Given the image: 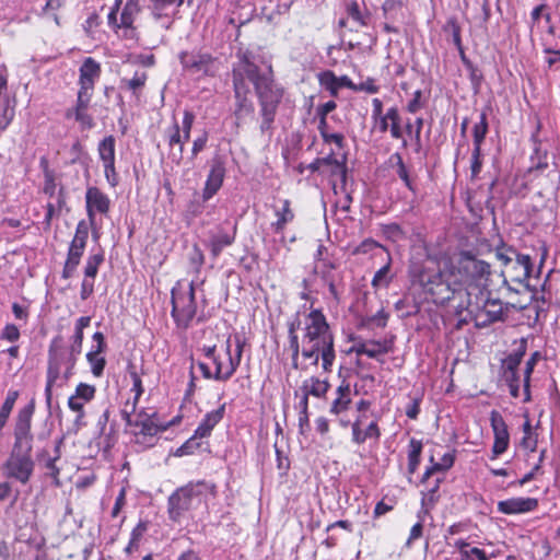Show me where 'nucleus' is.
Returning a JSON list of instances; mask_svg holds the SVG:
<instances>
[{"label": "nucleus", "instance_id": "15", "mask_svg": "<svg viewBox=\"0 0 560 560\" xmlns=\"http://www.w3.org/2000/svg\"><path fill=\"white\" fill-rule=\"evenodd\" d=\"M490 424L494 436L491 458L495 459L509 448L510 434L504 418L497 410L490 412Z\"/></svg>", "mask_w": 560, "mask_h": 560}, {"label": "nucleus", "instance_id": "33", "mask_svg": "<svg viewBox=\"0 0 560 560\" xmlns=\"http://www.w3.org/2000/svg\"><path fill=\"white\" fill-rule=\"evenodd\" d=\"M140 10L138 0H127L120 13L119 26L132 30L135 18Z\"/></svg>", "mask_w": 560, "mask_h": 560}, {"label": "nucleus", "instance_id": "8", "mask_svg": "<svg viewBox=\"0 0 560 560\" xmlns=\"http://www.w3.org/2000/svg\"><path fill=\"white\" fill-rule=\"evenodd\" d=\"M457 270L466 282L476 285H487L491 276L490 264L478 259L472 253L468 250L460 253Z\"/></svg>", "mask_w": 560, "mask_h": 560}, {"label": "nucleus", "instance_id": "17", "mask_svg": "<svg viewBox=\"0 0 560 560\" xmlns=\"http://www.w3.org/2000/svg\"><path fill=\"white\" fill-rule=\"evenodd\" d=\"M86 213L91 225L95 222V211L106 214L109 211L110 200L97 187H88L85 192Z\"/></svg>", "mask_w": 560, "mask_h": 560}, {"label": "nucleus", "instance_id": "40", "mask_svg": "<svg viewBox=\"0 0 560 560\" xmlns=\"http://www.w3.org/2000/svg\"><path fill=\"white\" fill-rule=\"evenodd\" d=\"M289 338V346L292 351V368L294 370H302L305 371L307 369L306 365H300L299 364V355H302V339L300 340L298 334L288 335Z\"/></svg>", "mask_w": 560, "mask_h": 560}, {"label": "nucleus", "instance_id": "24", "mask_svg": "<svg viewBox=\"0 0 560 560\" xmlns=\"http://www.w3.org/2000/svg\"><path fill=\"white\" fill-rule=\"evenodd\" d=\"M337 397L330 405L329 412L332 415H339L347 411L352 402L351 399V387L347 380H342L340 385L336 389Z\"/></svg>", "mask_w": 560, "mask_h": 560}, {"label": "nucleus", "instance_id": "19", "mask_svg": "<svg viewBox=\"0 0 560 560\" xmlns=\"http://www.w3.org/2000/svg\"><path fill=\"white\" fill-rule=\"evenodd\" d=\"M538 508V500L536 498H511L498 502V511L502 514H523L533 512Z\"/></svg>", "mask_w": 560, "mask_h": 560}, {"label": "nucleus", "instance_id": "25", "mask_svg": "<svg viewBox=\"0 0 560 560\" xmlns=\"http://www.w3.org/2000/svg\"><path fill=\"white\" fill-rule=\"evenodd\" d=\"M330 388V383L327 380H320L317 376H311L305 380L301 386V392H306V395L323 398Z\"/></svg>", "mask_w": 560, "mask_h": 560}, {"label": "nucleus", "instance_id": "27", "mask_svg": "<svg viewBox=\"0 0 560 560\" xmlns=\"http://www.w3.org/2000/svg\"><path fill=\"white\" fill-rule=\"evenodd\" d=\"M460 61L465 69L468 71V77L474 93L478 94L485 80L482 71L476 65H474V62L466 56L465 51H462Z\"/></svg>", "mask_w": 560, "mask_h": 560}, {"label": "nucleus", "instance_id": "54", "mask_svg": "<svg viewBox=\"0 0 560 560\" xmlns=\"http://www.w3.org/2000/svg\"><path fill=\"white\" fill-rule=\"evenodd\" d=\"M90 225L91 223H88L85 220L79 221L75 228V233L74 237L72 238V242L86 245Z\"/></svg>", "mask_w": 560, "mask_h": 560}, {"label": "nucleus", "instance_id": "35", "mask_svg": "<svg viewBox=\"0 0 560 560\" xmlns=\"http://www.w3.org/2000/svg\"><path fill=\"white\" fill-rule=\"evenodd\" d=\"M390 269H392V256H390V253L387 252L386 264L374 273V277L372 279L371 284L374 289L387 288L389 285V283L393 280V275H389Z\"/></svg>", "mask_w": 560, "mask_h": 560}, {"label": "nucleus", "instance_id": "2", "mask_svg": "<svg viewBox=\"0 0 560 560\" xmlns=\"http://www.w3.org/2000/svg\"><path fill=\"white\" fill-rule=\"evenodd\" d=\"M35 407V398H32L18 411L13 428V447L9 458L3 465L5 476L20 481L22 485L30 481L35 467L31 455L34 440L32 419Z\"/></svg>", "mask_w": 560, "mask_h": 560}, {"label": "nucleus", "instance_id": "49", "mask_svg": "<svg viewBox=\"0 0 560 560\" xmlns=\"http://www.w3.org/2000/svg\"><path fill=\"white\" fill-rule=\"evenodd\" d=\"M93 91L94 90H89V89L80 86V89L78 91V95H77L75 106L72 108H69L68 110L89 109V106H90V103L92 100V95H93Z\"/></svg>", "mask_w": 560, "mask_h": 560}, {"label": "nucleus", "instance_id": "3", "mask_svg": "<svg viewBox=\"0 0 560 560\" xmlns=\"http://www.w3.org/2000/svg\"><path fill=\"white\" fill-rule=\"evenodd\" d=\"M302 346V358L305 361L317 366L322 360L323 371H332L336 360L335 335L320 308H313L304 316Z\"/></svg>", "mask_w": 560, "mask_h": 560}, {"label": "nucleus", "instance_id": "14", "mask_svg": "<svg viewBox=\"0 0 560 560\" xmlns=\"http://www.w3.org/2000/svg\"><path fill=\"white\" fill-rule=\"evenodd\" d=\"M237 223L225 220L210 233L209 247L213 258L219 257L225 247L231 246L236 238Z\"/></svg>", "mask_w": 560, "mask_h": 560}, {"label": "nucleus", "instance_id": "46", "mask_svg": "<svg viewBox=\"0 0 560 560\" xmlns=\"http://www.w3.org/2000/svg\"><path fill=\"white\" fill-rule=\"evenodd\" d=\"M231 341H232V337L230 336L228 338L226 345H225V351H226V354L229 355V365L225 368L224 376L228 377V381L236 372L237 368L241 364V360H242V357H237L235 354L234 355L231 354V348H232Z\"/></svg>", "mask_w": 560, "mask_h": 560}, {"label": "nucleus", "instance_id": "38", "mask_svg": "<svg viewBox=\"0 0 560 560\" xmlns=\"http://www.w3.org/2000/svg\"><path fill=\"white\" fill-rule=\"evenodd\" d=\"M105 255L102 248L97 253L91 254L85 261L84 277L95 279L98 272L100 266L104 262Z\"/></svg>", "mask_w": 560, "mask_h": 560}, {"label": "nucleus", "instance_id": "16", "mask_svg": "<svg viewBox=\"0 0 560 560\" xmlns=\"http://www.w3.org/2000/svg\"><path fill=\"white\" fill-rule=\"evenodd\" d=\"M156 412L148 413L143 409L137 413V418L135 419V428H140V431L135 435L137 438V443H142L147 438H154L159 432H163L168 429L171 423L167 424H159L155 421Z\"/></svg>", "mask_w": 560, "mask_h": 560}, {"label": "nucleus", "instance_id": "36", "mask_svg": "<svg viewBox=\"0 0 560 560\" xmlns=\"http://www.w3.org/2000/svg\"><path fill=\"white\" fill-rule=\"evenodd\" d=\"M489 131L488 115L486 110L480 113L479 121L472 127L474 148H481Z\"/></svg>", "mask_w": 560, "mask_h": 560}, {"label": "nucleus", "instance_id": "10", "mask_svg": "<svg viewBox=\"0 0 560 560\" xmlns=\"http://www.w3.org/2000/svg\"><path fill=\"white\" fill-rule=\"evenodd\" d=\"M199 486H205V481L189 482L176 489L168 497L167 513L171 521L178 522L183 514L190 509L194 497L200 494V491H197Z\"/></svg>", "mask_w": 560, "mask_h": 560}, {"label": "nucleus", "instance_id": "23", "mask_svg": "<svg viewBox=\"0 0 560 560\" xmlns=\"http://www.w3.org/2000/svg\"><path fill=\"white\" fill-rule=\"evenodd\" d=\"M539 128L540 125H538L537 130H539ZM530 141L534 143V151L530 155L532 165L528 168V172L541 173L548 167V151L541 150V141L538 138V131L532 135Z\"/></svg>", "mask_w": 560, "mask_h": 560}, {"label": "nucleus", "instance_id": "28", "mask_svg": "<svg viewBox=\"0 0 560 560\" xmlns=\"http://www.w3.org/2000/svg\"><path fill=\"white\" fill-rule=\"evenodd\" d=\"M390 161H396L395 168L397 176L402 180L405 186L413 194L417 192V185L413 177L410 175L408 167L406 166L400 153L396 152L392 154Z\"/></svg>", "mask_w": 560, "mask_h": 560}, {"label": "nucleus", "instance_id": "42", "mask_svg": "<svg viewBox=\"0 0 560 560\" xmlns=\"http://www.w3.org/2000/svg\"><path fill=\"white\" fill-rule=\"evenodd\" d=\"M86 360L91 366V372L95 377H101L106 366V359L101 353L90 350L86 353Z\"/></svg>", "mask_w": 560, "mask_h": 560}, {"label": "nucleus", "instance_id": "13", "mask_svg": "<svg viewBox=\"0 0 560 560\" xmlns=\"http://www.w3.org/2000/svg\"><path fill=\"white\" fill-rule=\"evenodd\" d=\"M225 156L215 154L210 161V170L207 175L201 198L203 202L209 201L221 189L226 174Z\"/></svg>", "mask_w": 560, "mask_h": 560}, {"label": "nucleus", "instance_id": "29", "mask_svg": "<svg viewBox=\"0 0 560 560\" xmlns=\"http://www.w3.org/2000/svg\"><path fill=\"white\" fill-rule=\"evenodd\" d=\"M188 140L183 139V136L180 133V126L175 120L173 126L168 130V141L167 142H168L170 148H173L176 144L179 145L178 153H172V155H171L173 162H175L176 164H180V162L183 160L184 144Z\"/></svg>", "mask_w": 560, "mask_h": 560}, {"label": "nucleus", "instance_id": "41", "mask_svg": "<svg viewBox=\"0 0 560 560\" xmlns=\"http://www.w3.org/2000/svg\"><path fill=\"white\" fill-rule=\"evenodd\" d=\"M346 11L348 16L358 22L361 26H366L369 24L370 12L362 13L359 3L355 0L347 2Z\"/></svg>", "mask_w": 560, "mask_h": 560}, {"label": "nucleus", "instance_id": "12", "mask_svg": "<svg viewBox=\"0 0 560 560\" xmlns=\"http://www.w3.org/2000/svg\"><path fill=\"white\" fill-rule=\"evenodd\" d=\"M474 314L475 326L477 328H487L497 322H504L506 314L503 308V303L500 299L487 298L481 307H477L476 313L469 307L467 310Z\"/></svg>", "mask_w": 560, "mask_h": 560}, {"label": "nucleus", "instance_id": "5", "mask_svg": "<svg viewBox=\"0 0 560 560\" xmlns=\"http://www.w3.org/2000/svg\"><path fill=\"white\" fill-rule=\"evenodd\" d=\"M68 355V350L65 348V339L61 335H56L48 346L47 352V372H46V386H45V402L48 410V417L51 416L52 410V388L60 380L61 366L65 364ZM62 386V384H58Z\"/></svg>", "mask_w": 560, "mask_h": 560}, {"label": "nucleus", "instance_id": "6", "mask_svg": "<svg viewBox=\"0 0 560 560\" xmlns=\"http://www.w3.org/2000/svg\"><path fill=\"white\" fill-rule=\"evenodd\" d=\"M171 315L176 326L188 328L197 313L194 282L185 288L180 281H177L171 290Z\"/></svg>", "mask_w": 560, "mask_h": 560}, {"label": "nucleus", "instance_id": "59", "mask_svg": "<svg viewBox=\"0 0 560 560\" xmlns=\"http://www.w3.org/2000/svg\"><path fill=\"white\" fill-rule=\"evenodd\" d=\"M189 261L196 271H199L201 266L205 264V255L198 244L192 245Z\"/></svg>", "mask_w": 560, "mask_h": 560}, {"label": "nucleus", "instance_id": "18", "mask_svg": "<svg viewBox=\"0 0 560 560\" xmlns=\"http://www.w3.org/2000/svg\"><path fill=\"white\" fill-rule=\"evenodd\" d=\"M319 84L325 88L332 97H337L341 88L354 90L357 84L348 75L337 77L331 70H325L317 74Z\"/></svg>", "mask_w": 560, "mask_h": 560}, {"label": "nucleus", "instance_id": "1", "mask_svg": "<svg viewBox=\"0 0 560 560\" xmlns=\"http://www.w3.org/2000/svg\"><path fill=\"white\" fill-rule=\"evenodd\" d=\"M238 57H241L243 63V74L253 84L258 100L259 115L261 117L259 130L262 135L271 136L275 130L273 124L284 90L280 84L276 83L271 67L269 66L262 70L254 62V56L250 51L240 52Z\"/></svg>", "mask_w": 560, "mask_h": 560}, {"label": "nucleus", "instance_id": "50", "mask_svg": "<svg viewBox=\"0 0 560 560\" xmlns=\"http://www.w3.org/2000/svg\"><path fill=\"white\" fill-rule=\"evenodd\" d=\"M546 454H547V450L546 448H542L539 453V457H538V462L537 464L535 465V468H532L530 471H528L527 474H525L523 476V478H521L520 480L517 481H513L511 482L509 486L512 487L514 485H518V486H524L525 483L529 482L530 480H533L536 476V474L541 469V465H542V462L544 459L546 458Z\"/></svg>", "mask_w": 560, "mask_h": 560}, {"label": "nucleus", "instance_id": "11", "mask_svg": "<svg viewBox=\"0 0 560 560\" xmlns=\"http://www.w3.org/2000/svg\"><path fill=\"white\" fill-rule=\"evenodd\" d=\"M546 256L547 249L545 248L537 271L534 275V262L532 257L528 254L520 253L515 256V259L511 265L501 271L500 276L508 275L510 280L514 283L525 282V280L529 279L532 276L539 278Z\"/></svg>", "mask_w": 560, "mask_h": 560}, {"label": "nucleus", "instance_id": "22", "mask_svg": "<svg viewBox=\"0 0 560 560\" xmlns=\"http://www.w3.org/2000/svg\"><path fill=\"white\" fill-rule=\"evenodd\" d=\"M225 406L226 404L220 405L215 410L207 412L198 427L196 428V436L209 438L212 433V430L219 424L225 415Z\"/></svg>", "mask_w": 560, "mask_h": 560}, {"label": "nucleus", "instance_id": "43", "mask_svg": "<svg viewBox=\"0 0 560 560\" xmlns=\"http://www.w3.org/2000/svg\"><path fill=\"white\" fill-rule=\"evenodd\" d=\"M387 319L388 314L384 311V308H382L376 314L362 318L360 327L371 328L372 326H376L380 328H384L387 325Z\"/></svg>", "mask_w": 560, "mask_h": 560}, {"label": "nucleus", "instance_id": "32", "mask_svg": "<svg viewBox=\"0 0 560 560\" xmlns=\"http://www.w3.org/2000/svg\"><path fill=\"white\" fill-rule=\"evenodd\" d=\"M203 436H196V431L194 434L185 441L174 453L173 455L176 457H183L195 454L196 451L201 450L203 445H206V450L209 448L208 442H202Z\"/></svg>", "mask_w": 560, "mask_h": 560}, {"label": "nucleus", "instance_id": "58", "mask_svg": "<svg viewBox=\"0 0 560 560\" xmlns=\"http://www.w3.org/2000/svg\"><path fill=\"white\" fill-rule=\"evenodd\" d=\"M21 334L16 325L7 324L0 332V339L7 340L10 342H15L19 340Z\"/></svg>", "mask_w": 560, "mask_h": 560}, {"label": "nucleus", "instance_id": "53", "mask_svg": "<svg viewBox=\"0 0 560 560\" xmlns=\"http://www.w3.org/2000/svg\"><path fill=\"white\" fill-rule=\"evenodd\" d=\"M19 396H20L19 390L9 389V392L7 393V397L0 407V413L3 416L10 417Z\"/></svg>", "mask_w": 560, "mask_h": 560}, {"label": "nucleus", "instance_id": "34", "mask_svg": "<svg viewBox=\"0 0 560 560\" xmlns=\"http://www.w3.org/2000/svg\"><path fill=\"white\" fill-rule=\"evenodd\" d=\"M423 444L422 441L412 438L408 450V474L413 475L421 462Z\"/></svg>", "mask_w": 560, "mask_h": 560}, {"label": "nucleus", "instance_id": "51", "mask_svg": "<svg viewBox=\"0 0 560 560\" xmlns=\"http://www.w3.org/2000/svg\"><path fill=\"white\" fill-rule=\"evenodd\" d=\"M375 248H382L386 253L389 252L386 246L376 242L375 240L365 238L353 249V254L354 255H358V254L364 255V254H368V253L374 250Z\"/></svg>", "mask_w": 560, "mask_h": 560}, {"label": "nucleus", "instance_id": "55", "mask_svg": "<svg viewBox=\"0 0 560 560\" xmlns=\"http://www.w3.org/2000/svg\"><path fill=\"white\" fill-rule=\"evenodd\" d=\"M365 415H360L355 419V421L351 424L352 429V442L357 444H363L366 441V436L364 435V431L361 430V424Z\"/></svg>", "mask_w": 560, "mask_h": 560}, {"label": "nucleus", "instance_id": "37", "mask_svg": "<svg viewBox=\"0 0 560 560\" xmlns=\"http://www.w3.org/2000/svg\"><path fill=\"white\" fill-rule=\"evenodd\" d=\"M115 143L116 140L112 135L100 141L97 151L103 165L107 163H115Z\"/></svg>", "mask_w": 560, "mask_h": 560}, {"label": "nucleus", "instance_id": "60", "mask_svg": "<svg viewBox=\"0 0 560 560\" xmlns=\"http://www.w3.org/2000/svg\"><path fill=\"white\" fill-rule=\"evenodd\" d=\"M208 139L209 135L203 130L202 133L192 141L191 159L197 158V155L206 149Z\"/></svg>", "mask_w": 560, "mask_h": 560}, {"label": "nucleus", "instance_id": "20", "mask_svg": "<svg viewBox=\"0 0 560 560\" xmlns=\"http://www.w3.org/2000/svg\"><path fill=\"white\" fill-rule=\"evenodd\" d=\"M101 65L94 58L88 57L79 69V85L89 90H94L95 82L101 77Z\"/></svg>", "mask_w": 560, "mask_h": 560}, {"label": "nucleus", "instance_id": "56", "mask_svg": "<svg viewBox=\"0 0 560 560\" xmlns=\"http://www.w3.org/2000/svg\"><path fill=\"white\" fill-rule=\"evenodd\" d=\"M439 499L440 494L423 492L421 498V510L419 511L420 515L429 514L430 510L436 504Z\"/></svg>", "mask_w": 560, "mask_h": 560}, {"label": "nucleus", "instance_id": "57", "mask_svg": "<svg viewBox=\"0 0 560 560\" xmlns=\"http://www.w3.org/2000/svg\"><path fill=\"white\" fill-rule=\"evenodd\" d=\"M482 168V153L481 148H474L471 152V164H470V171H471V177L476 178Z\"/></svg>", "mask_w": 560, "mask_h": 560}, {"label": "nucleus", "instance_id": "9", "mask_svg": "<svg viewBox=\"0 0 560 560\" xmlns=\"http://www.w3.org/2000/svg\"><path fill=\"white\" fill-rule=\"evenodd\" d=\"M178 58L183 69L191 74L214 77L218 72V59L209 52L186 50Z\"/></svg>", "mask_w": 560, "mask_h": 560}, {"label": "nucleus", "instance_id": "30", "mask_svg": "<svg viewBox=\"0 0 560 560\" xmlns=\"http://www.w3.org/2000/svg\"><path fill=\"white\" fill-rule=\"evenodd\" d=\"M454 547L459 551L460 560H471V555H475L477 560H490L494 555H488L483 549L477 547H469V544L464 539H457Z\"/></svg>", "mask_w": 560, "mask_h": 560}, {"label": "nucleus", "instance_id": "31", "mask_svg": "<svg viewBox=\"0 0 560 560\" xmlns=\"http://www.w3.org/2000/svg\"><path fill=\"white\" fill-rule=\"evenodd\" d=\"M514 343H517V347L502 360V366H508L510 370L512 366L520 368L527 351V338L522 337L518 341H514Z\"/></svg>", "mask_w": 560, "mask_h": 560}, {"label": "nucleus", "instance_id": "39", "mask_svg": "<svg viewBox=\"0 0 560 560\" xmlns=\"http://www.w3.org/2000/svg\"><path fill=\"white\" fill-rule=\"evenodd\" d=\"M65 117L67 119L74 118V120L80 124L82 130H91L95 127L94 118L88 113V109L67 110Z\"/></svg>", "mask_w": 560, "mask_h": 560}, {"label": "nucleus", "instance_id": "61", "mask_svg": "<svg viewBox=\"0 0 560 560\" xmlns=\"http://www.w3.org/2000/svg\"><path fill=\"white\" fill-rule=\"evenodd\" d=\"M448 25L452 28L453 43L456 46V48L458 49L459 57H462V51H465V50H464V47L462 44L460 26L454 19L448 21Z\"/></svg>", "mask_w": 560, "mask_h": 560}, {"label": "nucleus", "instance_id": "21", "mask_svg": "<svg viewBox=\"0 0 560 560\" xmlns=\"http://www.w3.org/2000/svg\"><path fill=\"white\" fill-rule=\"evenodd\" d=\"M96 387L88 383H79L74 394L68 398V407L71 411H82L84 405L94 399Z\"/></svg>", "mask_w": 560, "mask_h": 560}, {"label": "nucleus", "instance_id": "62", "mask_svg": "<svg viewBox=\"0 0 560 560\" xmlns=\"http://www.w3.org/2000/svg\"><path fill=\"white\" fill-rule=\"evenodd\" d=\"M542 355L540 351H535L530 354L529 359L526 361L524 369V377L530 378L532 374L535 370L536 364L541 360Z\"/></svg>", "mask_w": 560, "mask_h": 560}, {"label": "nucleus", "instance_id": "4", "mask_svg": "<svg viewBox=\"0 0 560 560\" xmlns=\"http://www.w3.org/2000/svg\"><path fill=\"white\" fill-rule=\"evenodd\" d=\"M409 273L412 284L419 285L425 294L430 295L435 305H451L456 315H460L471 306L469 292L460 283L452 284L445 280L440 269L415 265Z\"/></svg>", "mask_w": 560, "mask_h": 560}, {"label": "nucleus", "instance_id": "48", "mask_svg": "<svg viewBox=\"0 0 560 560\" xmlns=\"http://www.w3.org/2000/svg\"><path fill=\"white\" fill-rule=\"evenodd\" d=\"M62 442V440H59L58 444H60ZM55 452H56V456L55 457H48L47 460L45 462V468L47 469V475L54 479V483L56 486H59L60 482H59V468L57 467L56 465V460L59 458V445L56 446L55 448Z\"/></svg>", "mask_w": 560, "mask_h": 560}, {"label": "nucleus", "instance_id": "47", "mask_svg": "<svg viewBox=\"0 0 560 560\" xmlns=\"http://www.w3.org/2000/svg\"><path fill=\"white\" fill-rule=\"evenodd\" d=\"M126 370L132 380L131 392L137 394V396H142V394L144 393V388L142 385L141 377L137 371V366L132 360H128Z\"/></svg>", "mask_w": 560, "mask_h": 560}, {"label": "nucleus", "instance_id": "45", "mask_svg": "<svg viewBox=\"0 0 560 560\" xmlns=\"http://www.w3.org/2000/svg\"><path fill=\"white\" fill-rule=\"evenodd\" d=\"M520 253L521 252L513 246L502 245L497 248L495 256L502 262L504 269H506Z\"/></svg>", "mask_w": 560, "mask_h": 560}, {"label": "nucleus", "instance_id": "64", "mask_svg": "<svg viewBox=\"0 0 560 560\" xmlns=\"http://www.w3.org/2000/svg\"><path fill=\"white\" fill-rule=\"evenodd\" d=\"M147 73L145 72H136L133 78L128 81V88L133 93H136L138 90L142 89L147 81Z\"/></svg>", "mask_w": 560, "mask_h": 560}, {"label": "nucleus", "instance_id": "63", "mask_svg": "<svg viewBox=\"0 0 560 560\" xmlns=\"http://www.w3.org/2000/svg\"><path fill=\"white\" fill-rule=\"evenodd\" d=\"M45 182H44V188L43 191L45 195L52 197L56 191V182H55V174L51 170H46V175H44Z\"/></svg>", "mask_w": 560, "mask_h": 560}, {"label": "nucleus", "instance_id": "52", "mask_svg": "<svg viewBox=\"0 0 560 560\" xmlns=\"http://www.w3.org/2000/svg\"><path fill=\"white\" fill-rule=\"evenodd\" d=\"M195 119H196V116L191 110H189V109L184 110L183 121H182V127H180V133H182L184 140L190 139V133H191V129H192Z\"/></svg>", "mask_w": 560, "mask_h": 560}, {"label": "nucleus", "instance_id": "26", "mask_svg": "<svg viewBox=\"0 0 560 560\" xmlns=\"http://www.w3.org/2000/svg\"><path fill=\"white\" fill-rule=\"evenodd\" d=\"M277 221L271 223V229L276 234H280L285 225L294 220V212L291 209V202L288 199L282 201V208L276 209Z\"/></svg>", "mask_w": 560, "mask_h": 560}, {"label": "nucleus", "instance_id": "7", "mask_svg": "<svg viewBox=\"0 0 560 560\" xmlns=\"http://www.w3.org/2000/svg\"><path fill=\"white\" fill-rule=\"evenodd\" d=\"M247 77L243 74V63L240 59L232 70V82L234 92V125L240 128L247 118L253 117L255 106L249 97L250 90L246 83Z\"/></svg>", "mask_w": 560, "mask_h": 560}, {"label": "nucleus", "instance_id": "44", "mask_svg": "<svg viewBox=\"0 0 560 560\" xmlns=\"http://www.w3.org/2000/svg\"><path fill=\"white\" fill-rule=\"evenodd\" d=\"M382 234L390 242H398L406 237V233L398 223H388L382 225Z\"/></svg>", "mask_w": 560, "mask_h": 560}]
</instances>
